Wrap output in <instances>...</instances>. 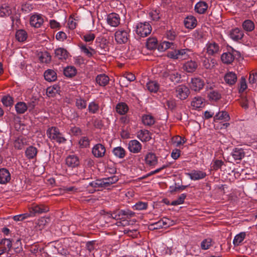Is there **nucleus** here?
<instances>
[{"instance_id": "a211bd4d", "label": "nucleus", "mask_w": 257, "mask_h": 257, "mask_svg": "<svg viewBox=\"0 0 257 257\" xmlns=\"http://www.w3.org/2000/svg\"><path fill=\"white\" fill-rule=\"evenodd\" d=\"M11 178V174L7 169H0V184L7 183L10 181Z\"/></svg>"}, {"instance_id": "f3484780", "label": "nucleus", "mask_w": 257, "mask_h": 257, "mask_svg": "<svg viewBox=\"0 0 257 257\" xmlns=\"http://www.w3.org/2000/svg\"><path fill=\"white\" fill-rule=\"evenodd\" d=\"M187 174L192 180L202 179L207 175L205 172L199 170H192L190 173Z\"/></svg>"}, {"instance_id": "69168bd1", "label": "nucleus", "mask_w": 257, "mask_h": 257, "mask_svg": "<svg viewBox=\"0 0 257 257\" xmlns=\"http://www.w3.org/2000/svg\"><path fill=\"white\" fill-rule=\"evenodd\" d=\"M95 38V35L91 33H88L83 36V40L86 42H92Z\"/></svg>"}, {"instance_id": "58836bf2", "label": "nucleus", "mask_w": 257, "mask_h": 257, "mask_svg": "<svg viewBox=\"0 0 257 257\" xmlns=\"http://www.w3.org/2000/svg\"><path fill=\"white\" fill-rule=\"evenodd\" d=\"M112 152L115 156L120 159L123 158L125 156V151L121 147L114 148Z\"/></svg>"}, {"instance_id": "3c124183", "label": "nucleus", "mask_w": 257, "mask_h": 257, "mask_svg": "<svg viewBox=\"0 0 257 257\" xmlns=\"http://www.w3.org/2000/svg\"><path fill=\"white\" fill-rule=\"evenodd\" d=\"M213 245L212 240L208 238L203 240L201 242L200 246L201 249L203 250H206L209 248V247Z\"/></svg>"}, {"instance_id": "39448f33", "label": "nucleus", "mask_w": 257, "mask_h": 257, "mask_svg": "<svg viewBox=\"0 0 257 257\" xmlns=\"http://www.w3.org/2000/svg\"><path fill=\"white\" fill-rule=\"evenodd\" d=\"M115 40L118 44L126 43L130 37L129 31L127 29H120L117 30L114 35Z\"/></svg>"}, {"instance_id": "cd10ccee", "label": "nucleus", "mask_w": 257, "mask_h": 257, "mask_svg": "<svg viewBox=\"0 0 257 257\" xmlns=\"http://www.w3.org/2000/svg\"><path fill=\"white\" fill-rule=\"evenodd\" d=\"M208 4L203 1L197 3L195 6V11L199 14H204L208 9Z\"/></svg>"}, {"instance_id": "49530a36", "label": "nucleus", "mask_w": 257, "mask_h": 257, "mask_svg": "<svg viewBox=\"0 0 257 257\" xmlns=\"http://www.w3.org/2000/svg\"><path fill=\"white\" fill-rule=\"evenodd\" d=\"M158 41L156 38H149L147 41L146 46L150 50H153L157 48Z\"/></svg>"}, {"instance_id": "4d7b16f0", "label": "nucleus", "mask_w": 257, "mask_h": 257, "mask_svg": "<svg viewBox=\"0 0 257 257\" xmlns=\"http://www.w3.org/2000/svg\"><path fill=\"white\" fill-rule=\"evenodd\" d=\"M201 62L203 66L206 69H211L214 66V62H210L209 59L206 57H203Z\"/></svg>"}, {"instance_id": "bf43d9fd", "label": "nucleus", "mask_w": 257, "mask_h": 257, "mask_svg": "<svg viewBox=\"0 0 257 257\" xmlns=\"http://www.w3.org/2000/svg\"><path fill=\"white\" fill-rule=\"evenodd\" d=\"M186 197V194H182L179 196L177 199L173 201L171 203L172 205H180L184 203V200Z\"/></svg>"}, {"instance_id": "de8ad7c7", "label": "nucleus", "mask_w": 257, "mask_h": 257, "mask_svg": "<svg viewBox=\"0 0 257 257\" xmlns=\"http://www.w3.org/2000/svg\"><path fill=\"white\" fill-rule=\"evenodd\" d=\"M76 73V69L73 66H68L64 70V74L66 77H72Z\"/></svg>"}, {"instance_id": "7c9ffc66", "label": "nucleus", "mask_w": 257, "mask_h": 257, "mask_svg": "<svg viewBox=\"0 0 257 257\" xmlns=\"http://www.w3.org/2000/svg\"><path fill=\"white\" fill-rule=\"evenodd\" d=\"M38 153V150L36 148L32 146L29 147L25 151V155L29 159L35 158Z\"/></svg>"}, {"instance_id": "4468645a", "label": "nucleus", "mask_w": 257, "mask_h": 257, "mask_svg": "<svg viewBox=\"0 0 257 257\" xmlns=\"http://www.w3.org/2000/svg\"><path fill=\"white\" fill-rule=\"evenodd\" d=\"M30 23L32 27L40 28L44 23V20L41 15H34L31 17Z\"/></svg>"}, {"instance_id": "473e14b6", "label": "nucleus", "mask_w": 257, "mask_h": 257, "mask_svg": "<svg viewBox=\"0 0 257 257\" xmlns=\"http://www.w3.org/2000/svg\"><path fill=\"white\" fill-rule=\"evenodd\" d=\"M44 76L46 80L49 82L54 81L57 79L56 73L51 69L46 70L44 74Z\"/></svg>"}, {"instance_id": "9d476101", "label": "nucleus", "mask_w": 257, "mask_h": 257, "mask_svg": "<svg viewBox=\"0 0 257 257\" xmlns=\"http://www.w3.org/2000/svg\"><path fill=\"white\" fill-rule=\"evenodd\" d=\"M106 21L110 26L116 27L119 25L120 19L118 14L111 13L107 15Z\"/></svg>"}, {"instance_id": "f8f14e48", "label": "nucleus", "mask_w": 257, "mask_h": 257, "mask_svg": "<svg viewBox=\"0 0 257 257\" xmlns=\"http://www.w3.org/2000/svg\"><path fill=\"white\" fill-rule=\"evenodd\" d=\"M145 161L147 165L154 167L158 163V157L155 153L149 152L145 156Z\"/></svg>"}, {"instance_id": "393cba45", "label": "nucleus", "mask_w": 257, "mask_h": 257, "mask_svg": "<svg viewBox=\"0 0 257 257\" xmlns=\"http://www.w3.org/2000/svg\"><path fill=\"white\" fill-rule=\"evenodd\" d=\"M138 138L143 142H148L151 139L150 132L146 130H140L137 134Z\"/></svg>"}, {"instance_id": "2f4dec72", "label": "nucleus", "mask_w": 257, "mask_h": 257, "mask_svg": "<svg viewBox=\"0 0 257 257\" xmlns=\"http://www.w3.org/2000/svg\"><path fill=\"white\" fill-rule=\"evenodd\" d=\"M109 78L105 74H102L97 76L96 77V81L100 86H105L109 82Z\"/></svg>"}, {"instance_id": "c9c22d12", "label": "nucleus", "mask_w": 257, "mask_h": 257, "mask_svg": "<svg viewBox=\"0 0 257 257\" xmlns=\"http://www.w3.org/2000/svg\"><path fill=\"white\" fill-rule=\"evenodd\" d=\"M221 59L223 63L230 64L233 61L234 57L233 54L230 52L224 53L222 54Z\"/></svg>"}, {"instance_id": "79ce46f5", "label": "nucleus", "mask_w": 257, "mask_h": 257, "mask_svg": "<svg viewBox=\"0 0 257 257\" xmlns=\"http://www.w3.org/2000/svg\"><path fill=\"white\" fill-rule=\"evenodd\" d=\"M176 47L175 44L173 42L168 41H163L159 47V50L160 51H165L168 49L171 48L173 49Z\"/></svg>"}, {"instance_id": "a19ab883", "label": "nucleus", "mask_w": 257, "mask_h": 257, "mask_svg": "<svg viewBox=\"0 0 257 257\" xmlns=\"http://www.w3.org/2000/svg\"><path fill=\"white\" fill-rule=\"evenodd\" d=\"M16 38L19 42H24L27 38V33L24 30H19L16 32Z\"/></svg>"}, {"instance_id": "0e129e2a", "label": "nucleus", "mask_w": 257, "mask_h": 257, "mask_svg": "<svg viewBox=\"0 0 257 257\" xmlns=\"http://www.w3.org/2000/svg\"><path fill=\"white\" fill-rule=\"evenodd\" d=\"M30 216V214L24 213L14 216L13 218L15 221H23V220L28 218Z\"/></svg>"}, {"instance_id": "338daca9", "label": "nucleus", "mask_w": 257, "mask_h": 257, "mask_svg": "<svg viewBox=\"0 0 257 257\" xmlns=\"http://www.w3.org/2000/svg\"><path fill=\"white\" fill-rule=\"evenodd\" d=\"M148 205L146 203L143 202H139L137 203L134 206L135 209L141 210L146 209L147 208Z\"/></svg>"}, {"instance_id": "72a5a7b5", "label": "nucleus", "mask_w": 257, "mask_h": 257, "mask_svg": "<svg viewBox=\"0 0 257 257\" xmlns=\"http://www.w3.org/2000/svg\"><path fill=\"white\" fill-rule=\"evenodd\" d=\"M205 105L204 99H203L201 97L197 96L195 97L192 102L191 105L195 108H199L200 107H202Z\"/></svg>"}, {"instance_id": "a18cd8bd", "label": "nucleus", "mask_w": 257, "mask_h": 257, "mask_svg": "<svg viewBox=\"0 0 257 257\" xmlns=\"http://www.w3.org/2000/svg\"><path fill=\"white\" fill-rule=\"evenodd\" d=\"M246 236L244 232H242L235 235L234 237L233 243L235 246H238L244 240Z\"/></svg>"}, {"instance_id": "37998d69", "label": "nucleus", "mask_w": 257, "mask_h": 257, "mask_svg": "<svg viewBox=\"0 0 257 257\" xmlns=\"http://www.w3.org/2000/svg\"><path fill=\"white\" fill-rule=\"evenodd\" d=\"M12 13V9L8 5H3L0 8V15L1 17L10 16Z\"/></svg>"}, {"instance_id": "e433bc0d", "label": "nucleus", "mask_w": 257, "mask_h": 257, "mask_svg": "<svg viewBox=\"0 0 257 257\" xmlns=\"http://www.w3.org/2000/svg\"><path fill=\"white\" fill-rule=\"evenodd\" d=\"M142 122L145 125L151 126L154 124V117L150 114H145L142 116Z\"/></svg>"}, {"instance_id": "f257e3e1", "label": "nucleus", "mask_w": 257, "mask_h": 257, "mask_svg": "<svg viewBox=\"0 0 257 257\" xmlns=\"http://www.w3.org/2000/svg\"><path fill=\"white\" fill-rule=\"evenodd\" d=\"M135 213L128 209L126 210H117L113 211L111 216L115 220H121L120 221L116 222L117 226H125L129 224L127 219L134 215Z\"/></svg>"}, {"instance_id": "680f3d73", "label": "nucleus", "mask_w": 257, "mask_h": 257, "mask_svg": "<svg viewBox=\"0 0 257 257\" xmlns=\"http://www.w3.org/2000/svg\"><path fill=\"white\" fill-rule=\"evenodd\" d=\"M79 144L81 148H87L89 146V140L87 137H82L80 139Z\"/></svg>"}, {"instance_id": "f03ea898", "label": "nucleus", "mask_w": 257, "mask_h": 257, "mask_svg": "<svg viewBox=\"0 0 257 257\" xmlns=\"http://www.w3.org/2000/svg\"><path fill=\"white\" fill-rule=\"evenodd\" d=\"M46 134L51 140L54 141L59 144L64 143L66 141V139L60 132L59 130L55 126L49 127L47 130Z\"/></svg>"}, {"instance_id": "774afa93", "label": "nucleus", "mask_w": 257, "mask_h": 257, "mask_svg": "<svg viewBox=\"0 0 257 257\" xmlns=\"http://www.w3.org/2000/svg\"><path fill=\"white\" fill-rule=\"evenodd\" d=\"M76 21V20L72 17H70L69 18L67 24L70 29L73 30L76 28L77 26V23Z\"/></svg>"}, {"instance_id": "ddd939ff", "label": "nucleus", "mask_w": 257, "mask_h": 257, "mask_svg": "<svg viewBox=\"0 0 257 257\" xmlns=\"http://www.w3.org/2000/svg\"><path fill=\"white\" fill-rule=\"evenodd\" d=\"M214 86L213 84L209 85V83L207 82L206 87L207 89H210V92L208 93V97L210 100L217 101L221 98V94L218 91L213 90Z\"/></svg>"}, {"instance_id": "aec40b11", "label": "nucleus", "mask_w": 257, "mask_h": 257, "mask_svg": "<svg viewBox=\"0 0 257 257\" xmlns=\"http://www.w3.org/2000/svg\"><path fill=\"white\" fill-rule=\"evenodd\" d=\"M224 79L226 83L229 85L234 84L237 79L236 74L233 72H228L224 76Z\"/></svg>"}, {"instance_id": "6ab92c4d", "label": "nucleus", "mask_w": 257, "mask_h": 257, "mask_svg": "<svg viewBox=\"0 0 257 257\" xmlns=\"http://www.w3.org/2000/svg\"><path fill=\"white\" fill-rule=\"evenodd\" d=\"M55 57L62 61L66 60L69 56V53L67 50L62 48H59L55 51Z\"/></svg>"}, {"instance_id": "7ed1b4c3", "label": "nucleus", "mask_w": 257, "mask_h": 257, "mask_svg": "<svg viewBox=\"0 0 257 257\" xmlns=\"http://www.w3.org/2000/svg\"><path fill=\"white\" fill-rule=\"evenodd\" d=\"M190 52V50L188 49L173 50L168 52L167 56L173 59L184 60L189 57Z\"/></svg>"}, {"instance_id": "bb28decb", "label": "nucleus", "mask_w": 257, "mask_h": 257, "mask_svg": "<svg viewBox=\"0 0 257 257\" xmlns=\"http://www.w3.org/2000/svg\"><path fill=\"white\" fill-rule=\"evenodd\" d=\"M197 21L195 17L188 16L185 18L184 21V25L188 29H193L197 25Z\"/></svg>"}, {"instance_id": "603ef678", "label": "nucleus", "mask_w": 257, "mask_h": 257, "mask_svg": "<svg viewBox=\"0 0 257 257\" xmlns=\"http://www.w3.org/2000/svg\"><path fill=\"white\" fill-rule=\"evenodd\" d=\"M160 224L162 225L163 227H168L173 225L175 223L174 221L169 218L164 217L159 220Z\"/></svg>"}, {"instance_id": "9b49d317", "label": "nucleus", "mask_w": 257, "mask_h": 257, "mask_svg": "<svg viewBox=\"0 0 257 257\" xmlns=\"http://www.w3.org/2000/svg\"><path fill=\"white\" fill-rule=\"evenodd\" d=\"M105 147L101 144L95 145L92 149V153L96 158L103 157L105 155Z\"/></svg>"}, {"instance_id": "dca6fc26", "label": "nucleus", "mask_w": 257, "mask_h": 257, "mask_svg": "<svg viewBox=\"0 0 257 257\" xmlns=\"http://www.w3.org/2000/svg\"><path fill=\"white\" fill-rule=\"evenodd\" d=\"M207 53L209 55H215L220 51L219 45L215 42L208 43L206 45Z\"/></svg>"}, {"instance_id": "052dcab7", "label": "nucleus", "mask_w": 257, "mask_h": 257, "mask_svg": "<svg viewBox=\"0 0 257 257\" xmlns=\"http://www.w3.org/2000/svg\"><path fill=\"white\" fill-rule=\"evenodd\" d=\"M99 109V105L94 102H91L88 105V110L90 112L95 113Z\"/></svg>"}, {"instance_id": "09e8293b", "label": "nucleus", "mask_w": 257, "mask_h": 257, "mask_svg": "<svg viewBox=\"0 0 257 257\" xmlns=\"http://www.w3.org/2000/svg\"><path fill=\"white\" fill-rule=\"evenodd\" d=\"M229 118V115L225 111L219 112L214 116V121H216L217 120H224L225 121H227Z\"/></svg>"}, {"instance_id": "5701e85b", "label": "nucleus", "mask_w": 257, "mask_h": 257, "mask_svg": "<svg viewBox=\"0 0 257 257\" xmlns=\"http://www.w3.org/2000/svg\"><path fill=\"white\" fill-rule=\"evenodd\" d=\"M12 247V241L10 239L4 238L0 240V248L5 249V252L9 253Z\"/></svg>"}, {"instance_id": "423d86ee", "label": "nucleus", "mask_w": 257, "mask_h": 257, "mask_svg": "<svg viewBox=\"0 0 257 257\" xmlns=\"http://www.w3.org/2000/svg\"><path fill=\"white\" fill-rule=\"evenodd\" d=\"M175 96L181 100L186 99L190 94V90L186 85L181 84L175 87Z\"/></svg>"}, {"instance_id": "c756f323", "label": "nucleus", "mask_w": 257, "mask_h": 257, "mask_svg": "<svg viewBox=\"0 0 257 257\" xmlns=\"http://www.w3.org/2000/svg\"><path fill=\"white\" fill-rule=\"evenodd\" d=\"M197 67V63L193 61H188L183 65V69L189 73H192L195 71Z\"/></svg>"}, {"instance_id": "20e7f679", "label": "nucleus", "mask_w": 257, "mask_h": 257, "mask_svg": "<svg viewBox=\"0 0 257 257\" xmlns=\"http://www.w3.org/2000/svg\"><path fill=\"white\" fill-rule=\"evenodd\" d=\"M152 31V27L149 23H140L136 26V33L142 37H146Z\"/></svg>"}, {"instance_id": "0eeeda50", "label": "nucleus", "mask_w": 257, "mask_h": 257, "mask_svg": "<svg viewBox=\"0 0 257 257\" xmlns=\"http://www.w3.org/2000/svg\"><path fill=\"white\" fill-rule=\"evenodd\" d=\"M49 211V207L42 204H33L32 205V206L29 208L30 214L33 215H35L37 214L46 213Z\"/></svg>"}, {"instance_id": "8fccbe9b", "label": "nucleus", "mask_w": 257, "mask_h": 257, "mask_svg": "<svg viewBox=\"0 0 257 257\" xmlns=\"http://www.w3.org/2000/svg\"><path fill=\"white\" fill-rule=\"evenodd\" d=\"M224 165V163L220 160H213L211 163V168L214 171L220 169L222 166Z\"/></svg>"}, {"instance_id": "1a4fd4ad", "label": "nucleus", "mask_w": 257, "mask_h": 257, "mask_svg": "<svg viewBox=\"0 0 257 257\" xmlns=\"http://www.w3.org/2000/svg\"><path fill=\"white\" fill-rule=\"evenodd\" d=\"M191 89L195 91H199L202 89L204 85L203 80L200 78H193L191 79L190 83Z\"/></svg>"}, {"instance_id": "5fc2aeb1", "label": "nucleus", "mask_w": 257, "mask_h": 257, "mask_svg": "<svg viewBox=\"0 0 257 257\" xmlns=\"http://www.w3.org/2000/svg\"><path fill=\"white\" fill-rule=\"evenodd\" d=\"M91 187L95 189L98 188H104L103 185H102V181L101 179L96 180L89 183L87 187Z\"/></svg>"}, {"instance_id": "c85d7f7f", "label": "nucleus", "mask_w": 257, "mask_h": 257, "mask_svg": "<svg viewBox=\"0 0 257 257\" xmlns=\"http://www.w3.org/2000/svg\"><path fill=\"white\" fill-rule=\"evenodd\" d=\"M232 156L236 161H240L245 155L243 150L241 148H236L233 150Z\"/></svg>"}, {"instance_id": "13d9d810", "label": "nucleus", "mask_w": 257, "mask_h": 257, "mask_svg": "<svg viewBox=\"0 0 257 257\" xmlns=\"http://www.w3.org/2000/svg\"><path fill=\"white\" fill-rule=\"evenodd\" d=\"M75 103L78 109H82L86 107V101L81 98H76Z\"/></svg>"}, {"instance_id": "864d4df0", "label": "nucleus", "mask_w": 257, "mask_h": 257, "mask_svg": "<svg viewBox=\"0 0 257 257\" xmlns=\"http://www.w3.org/2000/svg\"><path fill=\"white\" fill-rule=\"evenodd\" d=\"M2 101L3 104L6 106H11L13 105V98L10 95L5 96L3 97Z\"/></svg>"}, {"instance_id": "ea45409f", "label": "nucleus", "mask_w": 257, "mask_h": 257, "mask_svg": "<svg viewBox=\"0 0 257 257\" xmlns=\"http://www.w3.org/2000/svg\"><path fill=\"white\" fill-rule=\"evenodd\" d=\"M15 109L18 113L23 114L27 110L28 107L24 102H19L15 105Z\"/></svg>"}, {"instance_id": "4be33fe9", "label": "nucleus", "mask_w": 257, "mask_h": 257, "mask_svg": "<svg viewBox=\"0 0 257 257\" xmlns=\"http://www.w3.org/2000/svg\"><path fill=\"white\" fill-rule=\"evenodd\" d=\"M229 35L232 40L238 41L242 38L244 34L242 30L236 28L230 31Z\"/></svg>"}, {"instance_id": "2eb2a0df", "label": "nucleus", "mask_w": 257, "mask_h": 257, "mask_svg": "<svg viewBox=\"0 0 257 257\" xmlns=\"http://www.w3.org/2000/svg\"><path fill=\"white\" fill-rule=\"evenodd\" d=\"M128 149L132 153H138L140 152L142 149V145L137 140H132L128 144Z\"/></svg>"}, {"instance_id": "412c9836", "label": "nucleus", "mask_w": 257, "mask_h": 257, "mask_svg": "<svg viewBox=\"0 0 257 257\" xmlns=\"http://www.w3.org/2000/svg\"><path fill=\"white\" fill-rule=\"evenodd\" d=\"M66 164L69 167H77L79 164V158L75 155H70L66 159Z\"/></svg>"}, {"instance_id": "f704fd0d", "label": "nucleus", "mask_w": 257, "mask_h": 257, "mask_svg": "<svg viewBox=\"0 0 257 257\" xmlns=\"http://www.w3.org/2000/svg\"><path fill=\"white\" fill-rule=\"evenodd\" d=\"M116 112L120 115L125 114L128 110L127 104L124 102L118 103L116 106Z\"/></svg>"}, {"instance_id": "b1692460", "label": "nucleus", "mask_w": 257, "mask_h": 257, "mask_svg": "<svg viewBox=\"0 0 257 257\" xmlns=\"http://www.w3.org/2000/svg\"><path fill=\"white\" fill-rule=\"evenodd\" d=\"M79 47L81 52L88 57H91L96 53L95 50L92 49L90 47L87 46L85 44H80Z\"/></svg>"}, {"instance_id": "6e6d98bb", "label": "nucleus", "mask_w": 257, "mask_h": 257, "mask_svg": "<svg viewBox=\"0 0 257 257\" xmlns=\"http://www.w3.org/2000/svg\"><path fill=\"white\" fill-rule=\"evenodd\" d=\"M51 56L47 52L42 53L39 56L40 61L42 63H48L51 61Z\"/></svg>"}, {"instance_id": "c03bdc74", "label": "nucleus", "mask_w": 257, "mask_h": 257, "mask_svg": "<svg viewBox=\"0 0 257 257\" xmlns=\"http://www.w3.org/2000/svg\"><path fill=\"white\" fill-rule=\"evenodd\" d=\"M243 29L247 32H251L254 29V25L252 21L249 20L244 21L242 23Z\"/></svg>"}, {"instance_id": "6e6552de", "label": "nucleus", "mask_w": 257, "mask_h": 257, "mask_svg": "<svg viewBox=\"0 0 257 257\" xmlns=\"http://www.w3.org/2000/svg\"><path fill=\"white\" fill-rule=\"evenodd\" d=\"M163 77L167 78L169 77L170 80L174 83H179L181 79V74L176 70H167L163 73Z\"/></svg>"}, {"instance_id": "a878e982", "label": "nucleus", "mask_w": 257, "mask_h": 257, "mask_svg": "<svg viewBox=\"0 0 257 257\" xmlns=\"http://www.w3.org/2000/svg\"><path fill=\"white\" fill-rule=\"evenodd\" d=\"M102 181V185L104 188H107L111 185L115 183L118 180V178L117 176L113 175L110 177H106L101 179Z\"/></svg>"}, {"instance_id": "4c0bfd02", "label": "nucleus", "mask_w": 257, "mask_h": 257, "mask_svg": "<svg viewBox=\"0 0 257 257\" xmlns=\"http://www.w3.org/2000/svg\"><path fill=\"white\" fill-rule=\"evenodd\" d=\"M147 89L151 92H157L159 88V84L155 81H150L146 84Z\"/></svg>"}, {"instance_id": "e2e57ef3", "label": "nucleus", "mask_w": 257, "mask_h": 257, "mask_svg": "<svg viewBox=\"0 0 257 257\" xmlns=\"http://www.w3.org/2000/svg\"><path fill=\"white\" fill-rule=\"evenodd\" d=\"M149 16L153 21H158L160 18L159 11L157 10L151 11L149 13Z\"/></svg>"}]
</instances>
